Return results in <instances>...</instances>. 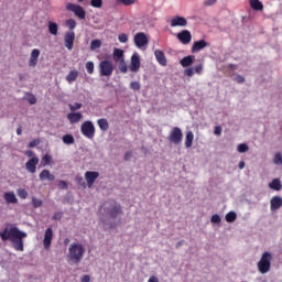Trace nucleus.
<instances>
[{"label": "nucleus", "mask_w": 282, "mask_h": 282, "mask_svg": "<svg viewBox=\"0 0 282 282\" xmlns=\"http://www.w3.org/2000/svg\"><path fill=\"white\" fill-rule=\"evenodd\" d=\"M28 237V234L24 231H21V229L17 227L12 228H4L3 231H0V238L3 241L11 240L12 247L17 250V252H23V239Z\"/></svg>", "instance_id": "obj_1"}, {"label": "nucleus", "mask_w": 282, "mask_h": 282, "mask_svg": "<svg viewBox=\"0 0 282 282\" xmlns=\"http://www.w3.org/2000/svg\"><path fill=\"white\" fill-rule=\"evenodd\" d=\"M85 246L83 243L73 242L69 245L68 253L66 256L68 263H74L75 265H78L80 261L85 258Z\"/></svg>", "instance_id": "obj_2"}, {"label": "nucleus", "mask_w": 282, "mask_h": 282, "mask_svg": "<svg viewBox=\"0 0 282 282\" xmlns=\"http://www.w3.org/2000/svg\"><path fill=\"white\" fill-rule=\"evenodd\" d=\"M272 265V254L268 251L262 253L260 261L258 262V270L261 274H268Z\"/></svg>", "instance_id": "obj_3"}, {"label": "nucleus", "mask_w": 282, "mask_h": 282, "mask_svg": "<svg viewBox=\"0 0 282 282\" xmlns=\"http://www.w3.org/2000/svg\"><path fill=\"white\" fill-rule=\"evenodd\" d=\"M66 10L68 12H73L80 21H85V19H87V11H85V8L80 7V4L68 2L66 4Z\"/></svg>", "instance_id": "obj_4"}, {"label": "nucleus", "mask_w": 282, "mask_h": 282, "mask_svg": "<svg viewBox=\"0 0 282 282\" xmlns=\"http://www.w3.org/2000/svg\"><path fill=\"white\" fill-rule=\"evenodd\" d=\"M113 62L109 59H104L99 63V74L100 76H111L113 74Z\"/></svg>", "instance_id": "obj_5"}, {"label": "nucleus", "mask_w": 282, "mask_h": 282, "mask_svg": "<svg viewBox=\"0 0 282 282\" xmlns=\"http://www.w3.org/2000/svg\"><path fill=\"white\" fill-rule=\"evenodd\" d=\"M80 132L85 138H88V140H94V137L96 135V127H94V122L85 121L80 127Z\"/></svg>", "instance_id": "obj_6"}, {"label": "nucleus", "mask_w": 282, "mask_h": 282, "mask_svg": "<svg viewBox=\"0 0 282 282\" xmlns=\"http://www.w3.org/2000/svg\"><path fill=\"white\" fill-rule=\"evenodd\" d=\"M184 138V134L182 133V129L180 127H174L167 137L169 142H172V144H181L182 139Z\"/></svg>", "instance_id": "obj_7"}, {"label": "nucleus", "mask_w": 282, "mask_h": 282, "mask_svg": "<svg viewBox=\"0 0 282 282\" xmlns=\"http://www.w3.org/2000/svg\"><path fill=\"white\" fill-rule=\"evenodd\" d=\"M74 41H76V33L74 31H68L64 35V45L72 52L74 50Z\"/></svg>", "instance_id": "obj_8"}, {"label": "nucleus", "mask_w": 282, "mask_h": 282, "mask_svg": "<svg viewBox=\"0 0 282 282\" xmlns=\"http://www.w3.org/2000/svg\"><path fill=\"white\" fill-rule=\"evenodd\" d=\"M52 239H54V230L52 227L46 228L43 239V246L45 250H50L52 248Z\"/></svg>", "instance_id": "obj_9"}, {"label": "nucleus", "mask_w": 282, "mask_h": 282, "mask_svg": "<svg viewBox=\"0 0 282 282\" xmlns=\"http://www.w3.org/2000/svg\"><path fill=\"white\" fill-rule=\"evenodd\" d=\"M176 39L182 43L183 45H188L191 41H193V35L191 34V31L183 30L180 33L176 34Z\"/></svg>", "instance_id": "obj_10"}, {"label": "nucleus", "mask_w": 282, "mask_h": 282, "mask_svg": "<svg viewBox=\"0 0 282 282\" xmlns=\"http://www.w3.org/2000/svg\"><path fill=\"white\" fill-rule=\"evenodd\" d=\"M171 28H186L188 25V21L184 17L176 15L172 18Z\"/></svg>", "instance_id": "obj_11"}, {"label": "nucleus", "mask_w": 282, "mask_h": 282, "mask_svg": "<svg viewBox=\"0 0 282 282\" xmlns=\"http://www.w3.org/2000/svg\"><path fill=\"white\" fill-rule=\"evenodd\" d=\"M134 43L137 47H144V45H149V37L143 32L137 33L134 35Z\"/></svg>", "instance_id": "obj_12"}, {"label": "nucleus", "mask_w": 282, "mask_h": 282, "mask_svg": "<svg viewBox=\"0 0 282 282\" xmlns=\"http://www.w3.org/2000/svg\"><path fill=\"white\" fill-rule=\"evenodd\" d=\"M109 215L112 219H116L118 215H122V207L116 203V200L110 202Z\"/></svg>", "instance_id": "obj_13"}, {"label": "nucleus", "mask_w": 282, "mask_h": 282, "mask_svg": "<svg viewBox=\"0 0 282 282\" xmlns=\"http://www.w3.org/2000/svg\"><path fill=\"white\" fill-rule=\"evenodd\" d=\"M130 72H140V55L134 53L130 59Z\"/></svg>", "instance_id": "obj_14"}, {"label": "nucleus", "mask_w": 282, "mask_h": 282, "mask_svg": "<svg viewBox=\"0 0 282 282\" xmlns=\"http://www.w3.org/2000/svg\"><path fill=\"white\" fill-rule=\"evenodd\" d=\"M39 165V158L33 156L25 163V169L29 173H36V166Z\"/></svg>", "instance_id": "obj_15"}, {"label": "nucleus", "mask_w": 282, "mask_h": 282, "mask_svg": "<svg viewBox=\"0 0 282 282\" xmlns=\"http://www.w3.org/2000/svg\"><path fill=\"white\" fill-rule=\"evenodd\" d=\"M85 177H86L88 188H91V186H94V183L96 182V180H98V177H100V173H98V172H86Z\"/></svg>", "instance_id": "obj_16"}, {"label": "nucleus", "mask_w": 282, "mask_h": 282, "mask_svg": "<svg viewBox=\"0 0 282 282\" xmlns=\"http://www.w3.org/2000/svg\"><path fill=\"white\" fill-rule=\"evenodd\" d=\"M205 47H208V42H206V40L196 41L194 42L191 52L192 54H195L197 52H202Z\"/></svg>", "instance_id": "obj_17"}, {"label": "nucleus", "mask_w": 282, "mask_h": 282, "mask_svg": "<svg viewBox=\"0 0 282 282\" xmlns=\"http://www.w3.org/2000/svg\"><path fill=\"white\" fill-rule=\"evenodd\" d=\"M282 206V198L281 196H273L270 202V208L271 212L274 213V210H279Z\"/></svg>", "instance_id": "obj_18"}, {"label": "nucleus", "mask_w": 282, "mask_h": 282, "mask_svg": "<svg viewBox=\"0 0 282 282\" xmlns=\"http://www.w3.org/2000/svg\"><path fill=\"white\" fill-rule=\"evenodd\" d=\"M39 56H41V51L35 48L31 52V57L29 61V67H34L39 63Z\"/></svg>", "instance_id": "obj_19"}, {"label": "nucleus", "mask_w": 282, "mask_h": 282, "mask_svg": "<svg viewBox=\"0 0 282 282\" xmlns=\"http://www.w3.org/2000/svg\"><path fill=\"white\" fill-rule=\"evenodd\" d=\"M41 182H45L47 180L48 182H54L56 180V176L50 172V170H43L39 175Z\"/></svg>", "instance_id": "obj_20"}, {"label": "nucleus", "mask_w": 282, "mask_h": 282, "mask_svg": "<svg viewBox=\"0 0 282 282\" xmlns=\"http://www.w3.org/2000/svg\"><path fill=\"white\" fill-rule=\"evenodd\" d=\"M112 58L115 63H121V61H124V51L121 48H113Z\"/></svg>", "instance_id": "obj_21"}, {"label": "nucleus", "mask_w": 282, "mask_h": 282, "mask_svg": "<svg viewBox=\"0 0 282 282\" xmlns=\"http://www.w3.org/2000/svg\"><path fill=\"white\" fill-rule=\"evenodd\" d=\"M154 56L158 63L162 65V67H166V56L164 55L163 51L156 50L154 52Z\"/></svg>", "instance_id": "obj_22"}, {"label": "nucleus", "mask_w": 282, "mask_h": 282, "mask_svg": "<svg viewBox=\"0 0 282 282\" xmlns=\"http://www.w3.org/2000/svg\"><path fill=\"white\" fill-rule=\"evenodd\" d=\"M67 118H68L70 124H76V122H80V120H83V113L70 112L67 115Z\"/></svg>", "instance_id": "obj_23"}, {"label": "nucleus", "mask_w": 282, "mask_h": 282, "mask_svg": "<svg viewBox=\"0 0 282 282\" xmlns=\"http://www.w3.org/2000/svg\"><path fill=\"white\" fill-rule=\"evenodd\" d=\"M249 6L256 12L263 11V2L260 0H249Z\"/></svg>", "instance_id": "obj_24"}, {"label": "nucleus", "mask_w": 282, "mask_h": 282, "mask_svg": "<svg viewBox=\"0 0 282 282\" xmlns=\"http://www.w3.org/2000/svg\"><path fill=\"white\" fill-rule=\"evenodd\" d=\"M4 200L7 204H19V199L17 198V195H14V192L4 193Z\"/></svg>", "instance_id": "obj_25"}, {"label": "nucleus", "mask_w": 282, "mask_h": 282, "mask_svg": "<svg viewBox=\"0 0 282 282\" xmlns=\"http://www.w3.org/2000/svg\"><path fill=\"white\" fill-rule=\"evenodd\" d=\"M195 63V56L188 55L181 59L180 64L182 67H191Z\"/></svg>", "instance_id": "obj_26"}, {"label": "nucleus", "mask_w": 282, "mask_h": 282, "mask_svg": "<svg viewBox=\"0 0 282 282\" xmlns=\"http://www.w3.org/2000/svg\"><path fill=\"white\" fill-rule=\"evenodd\" d=\"M193 140H195V134H193V131H188L185 135L186 149H191V147H193Z\"/></svg>", "instance_id": "obj_27"}, {"label": "nucleus", "mask_w": 282, "mask_h": 282, "mask_svg": "<svg viewBox=\"0 0 282 282\" xmlns=\"http://www.w3.org/2000/svg\"><path fill=\"white\" fill-rule=\"evenodd\" d=\"M78 78V70L74 69L68 73L66 76L67 83L72 84L75 83V80Z\"/></svg>", "instance_id": "obj_28"}, {"label": "nucleus", "mask_w": 282, "mask_h": 282, "mask_svg": "<svg viewBox=\"0 0 282 282\" xmlns=\"http://www.w3.org/2000/svg\"><path fill=\"white\" fill-rule=\"evenodd\" d=\"M98 127L100 129V131H108L109 130V121H107V119H98L97 121Z\"/></svg>", "instance_id": "obj_29"}, {"label": "nucleus", "mask_w": 282, "mask_h": 282, "mask_svg": "<svg viewBox=\"0 0 282 282\" xmlns=\"http://www.w3.org/2000/svg\"><path fill=\"white\" fill-rule=\"evenodd\" d=\"M48 32L50 34H53V36H56L58 34V24L56 22H48Z\"/></svg>", "instance_id": "obj_30"}, {"label": "nucleus", "mask_w": 282, "mask_h": 282, "mask_svg": "<svg viewBox=\"0 0 282 282\" xmlns=\"http://www.w3.org/2000/svg\"><path fill=\"white\" fill-rule=\"evenodd\" d=\"M269 188H272V191H281V188H282L281 181L279 178H274L269 184Z\"/></svg>", "instance_id": "obj_31"}, {"label": "nucleus", "mask_w": 282, "mask_h": 282, "mask_svg": "<svg viewBox=\"0 0 282 282\" xmlns=\"http://www.w3.org/2000/svg\"><path fill=\"white\" fill-rule=\"evenodd\" d=\"M226 223L227 224H232L234 221L237 220V213L235 212H229L225 216Z\"/></svg>", "instance_id": "obj_32"}, {"label": "nucleus", "mask_w": 282, "mask_h": 282, "mask_svg": "<svg viewBox=\"0 0 282 282\" xmlns=\"http://www.w3.org/2000/svg\"><path fill=\"white\" fill-rule=\"evenodd\" d=\"M64 144H74L76 142V140L74 139V135L72 134H65L63 138H62Z\"/></svg>", "instance_id": "obj_33"}, {"label": "nucleus", "mask_w": 282, "mask_h": 282, "mask_svg": "<svg viewBox=\"0 0 282 282\" xmlns=\"http://www.w3.org/2000/svg\"><path fill=\"white\" fill-rule=\"evenodd\" d=\"M119 63V70L121 72V74H127V72H129V68L127 67V62L123 59Z\"/></svg>", "instance_id": "obj_34"}, {"label": "nucleus", "mask_w": 282, "mask_h": 282, "mask_svg": "<svg viewBox=\"0 0 282 282\" xmlns=\"http://www.w3.org/2000/svg\"><path fill=\"white\" fill-rule=\"evenodd\" d=\"M102 42L100 40H93L90 42V50H98V47H101Z\"/></svg>", "instance_id": "obj_35"}, {"label": "nucleus", "mask_w": 282, "mask_h": 282, "mask_svg": "<svg viewBox=\"0 0 282 282\" xmlns=\"http://www.w3.org/2000/svg\"><path fill=\"white\" fill-rule=\"evenodd\" d=\"M33 208H41L43 206V200L41 198H32Z\"/></svg>", "instance_id": "obj_36"}, {"label": "nucleus", "mask_w": 282, "mask_h": 282, "mask_svg": "<svg viewBox=\"0 0 282 282\" xmlns=\"http://www.w3.org/2000/svg\"><path fill=\"white\" fill-rule=\"evenodd\" d=\"M66 28H68V30H76V20L68 19L66 21Z\"/></svg>", "instance_id": "obj_37"}, {"label": "nucleus", "mask_w": 282, "mask_h": 282, "mask_svg": "<svg viewBox=\"0 0 282 282\" xmlns=\"http://www.w3.org/2000/svg\"><path fill=\"white\" fill-rule=\"evenodd\" d=\"M249 150L248 144L240 143L238 144L237 151L238 153H246Z\"/></svg>", "instance_id": "obj_38"}, {"label": "nucleus", "mask_w": 282, "mask_h": 282, "mask_svg": "<svg viewBox=\"0 0 282 282\" xmlns=\"http://www.w3.org/2000/svg\"><path fill=\"white\" fill-rule=\"evenodd\" d=\"M273 163L276 165H282V155L281 153H275L274 158H273Z\"/></svg>", "instance_id": "obj_39"}, {"label": "nucleus", "mask_w": 282, "mask_h": 282, "mask_svg": "<svg viewBox=\"0 0 282 282\" xmlns=\"http://www.w3.org/2000/svg\"><path fill=\"white\" fill-rule=\"evenodd\" d=\"M18 196L21 199H28V191H25L24 188L18 189Z\"/></svg>", "instance_id": "obj_40"}, {"label": "nucleus", "mask_w": 282, "mask_h": 282, "mask_svg": "<svg viewBox=\"0 0 282 282\" xmlns=\"http://www.w3.org/2000/svg\"><path fill=\"white\" fill-rule=\"evenodd\" d=\"M42 162L45 166L50 165L52 163V155L50 154H45L43 158H42Z\"/></svg>", "instance_id": "obj_41"}, {"label": "nucleus", "mask_w": 282, "mask_h": 282, "mask_svg": "<svg viewBox=\"0 0 282 282\" xmlns=\"http://www.w3.org/2000/svg\"><path fill=\"white\" fill-rule=\"evenodd\" d=\"M141 87L142 86L139 84V82H131L130 84V89L133 91H140Z\"/></svg>", "instance_id": "obj_42"}, {"label": "nucleus", "mask_w": 282, "mask_h": 282, "mask_svg": "<svg viewBox=\"0 0 282 282\" xmlns=\"http://www.w3.org/2000/svg\"><path fill=\"white\" fill-rule=\"evenodd\" d=\"M91 8H102V0H90Z\"/></svg>", "instance_id": "obj_43"}, {"label": "nucleus", "mask_w": 282, "mask_h": 282, "mask_svg": "<svg viewBox=\"0 0 282 282\" xmlns=\"http://www.w3.org/2000/svg\"><path fill=\"white\" fill-rule=\"evenodd\" d=\"M94 62H87L86 63V70L88 74H94Z\"/></svg>", "instance_id": "obj_44"}, {"label": "nucleus", "mask_w": 282, "mask_h": 282, "mask_svg": "<svg viewBox=\"0 0 282 282\" xmlns=\"http://www.w3.org/2000/svg\"><path fill=\"white\" fill-rule=\"evenodd\" d=\"M118 40L120 43H127L129 41V35H127L126 33H121L119 34Z\"/></svg>", "instance_id": "obj_45"}, {"label": "nucleus", "mask_w": 282, "mask_h": 282, "mask_svg": "<svg viewBox=\"0 0 282 282\" xmlns=\"http://www.w3.org/2000/svg\"><path fill=\"white\" fill-rule=\"evenodd\" d=\"M212 224H221V217L217 214L213 215L210 218Z\"/></svg>", "instance_id": "obj_46"}, {"label": "nucleus", "mask_w": 282, "mask_h": 282, "mask_svg": "<svg viewBox=\"0 0 282 282\" xmlns=\"http://www.w3.org/2000/svg\"><path fill=\"white\" fill-rule=\"evenodd\" d=\"M53 219H54V221H61L63 219V212H56L53 215Z\"/></svg>", "instance_id": "obj_47"}, {"label": "nucleus", "mask_w": 282, "mask_h": 282, "mask_svg": "<svg viewBox=\"0 0 282 282\" xmlns=\"http://www.w3.org/2000/svg\"><path fill=\"white\" fill-rule=\"evenodd\" d=\"M217 3V0H205L204 2H203V6L205 7V8H210V6H215Z\"/></svg>", "instance_id": "obj_48"}, {"label": "nucleus", "mask_w": 282, "mask_h": 282, "mask_svg": "<svg viewBox=\"0 0 282 282\" xmlns=\"http://www.w3.org/2000/svg\"><path fill=\"white\" fill-rule=\"evenodd\" d=\"M28 102H30L31 105H36V96H34L33 94H29Z\"/></svg>", "instance_id": "obj_49"}, {"label": "nucleus", "mask_w": 282, "mask_h": 282, "mask_svg": "<svg viewBox=\"0 0 282 282\" xmlns=\"http://www.w3.org/2000/svg\"><path fill=\"white\" fill-rule=\"evenodd\" d=\"M39 144H41V140L34 139L29 143V149H34V147H39Z\"/></svg>", "instance_id": "obj_50"}, {"label": "nucleus", "mask_w": 282, "mask_h": 282, "mask_svg": "<svg viewBox=\"0 0 282 282\" xmlns=\"http://www.w3.org/2000/svg\"><path fill=\"white\" fill-rule=\"evenodd\" d=\"M83 104H75V105H69L70 111H78V109H82Z\"/></svg>", "instance_id": "obj_51"}, {"label": "nucleus", "mask_w": 282, "mask_h": 282, "mask_svg": "<svg viewBox=\"0 0 282 282\" xmlns=\"http://www.w3.org/2000/svg\"><path fill=\"white\" fill-rule=\"evenodd\" d=\"M119 3H122V6H133L135 3V0H117Z\"/></svg>", "instance_id": "obj_52"}, {"label": "nucleus", "mask_w": 282, "mask_h": 282, "mask_svg": "<svg viewBox=\"0 0 282 282\" xmlns=\"http://www.w3.org/2000/svg\"><path fill=\"white\" fill-rule=\"evenodd\" d=\"M194 72L198 75L202 74V72H204V65L198 64L197 66H195Z\"/></svg>", "instance_id": "obj_53"}, {"label": "nucleus", "mask_w": 282, "mask_h": 282, "mask_svg": "<svg viewBox=\"0 0 282 282\" xmlns=\"http://www.w3.org/2000/svg\"><path fill=\"white\" fill-rule=\"evenodd\" d=\"M236 83H238L239 85L246 83V78L241 75H237L235 78Z\"/></svg>", "instance_id": "obj_54"}, {"label": "nucleus", "mask_w": 282, "mask_h": 282, "mask_svg": "<svg viewBox=\"0 0 282 282\" xmlns=\"http://www.w3.org/2000/svg\"><path fill=\"white\" fill-rule=\"evenodd\" d=\"M58 186L62 191H67V188H68L67 182H65V181H59Z\"/></svg>", "instance_id": "obj_55"}, {"label": "nucleus", "mask_w": 282, "mask_h": 282, "mask_svg": "<svg viewBox=\"0 0 282 282\" xmlns=\"http://www.w3.org/2000/svg\"><path fill=\"white\" fill-rule=\"evenodd\" d=\"M184 74H185V76H188L191 78V76H193L195 74V69L194 68H186Z\"/></svg>", "instance_id": "obj_56"}, {"label": "nucleus", "mask_w": 282, "mask_h": 282, "mask_svg": "<svg viewBox=\"0 0 282 282\" xmlns=\"http://www.w3.org/2000/svg\"><path fill=\"white\" fill-rule=\"evenodd\" d=\"M133 155V153L131 152V151H129V152H126V154H124V161L126 162H129V160H131V156Z\"/></svg>", "instance_id": "obj_57"}, {"label": "nucleus", "mask_w": 282, "mask_h": 282, "mask_svg": "<svg viewBox=\"0 0 282 282\" xmlns=\"http://www.w3.org/2000/svg\"><path fill=\"white\" fill-rule=\"evenodd\" d=\"M80 281L82 282H89V281H91V276H89L88 274H85V275L82 276Z\"/></svg>", "instance_id": "obj_58"}, {"label": "nucleus", "mask_w": 282, "mask_h": 282, "mask_svg": "<svg viewBox=\"0 0 282 282\" xmlns=\"http://www.w3.org/2000/svg\"><path fill=\"white\" fill-rule=\"evenodd\" d=\"M215 135H221V128L219 126H216L214 129Z\"/></svg>", "instance_id": "obj_59"}, {"label": "nucleus", "mask_w": 282, "mask_h": 282, "mask_svg": "<svg viewBox=\"0 0 282 282\" xmlns=\"http://www.w3.org/2000/svg\"><path fill=\"white\" fill-rule=\"evenodd\" d=\"M24 155H26V158H35L34 156V151H32V150H28L25 153H24Z\"/></svg>", "instance_id": "obj_60"}, {"label": "nucleus", "mask_w": 282, "mask_h": 282, "mask_svg": "<svg viewBox=\"0 0 282 282\" xmlns=\"http://www.w3.org/2000/svg\"><path fill=\"white\" fill-rule=\"evenodd\" d=\"M148 282H160V279H158L155 275H152L149 278Z\"/></svg>", "instance_id": "obj_61"}, {"label": "nucleus", "mask_w": 282, "mask_h": 282, "mask_svg": "<svg viewBox=\"0 0 282 282\" xmlns=\"http://www.w3.org/2000/svg\"><path fill=\"white\" fill-rule=\"evenodd\" d=\"M238 166H239L240 170L246 169V162L240 161Z\"/></svg>", "instance_id": "obj_62"}, {"label": "nucleus", "mask_w": 282, "mask_h": 282, "mask_svg": "<svg viewBox=\"0 0 282 282\" xmlns=\"http://www.w3.org/2000/svg\"><path fill=\"white\" fill-rule=\"evenodd\" d=\"M23 133V130L21 129V126L17 129V135H21Z\"/></svg>", "instance_id": "obj_63"}, {"label": "nucleus", "mask_w": 282, "mask_h": 282, "mask_svg": "<svg viewBox=\"0 0 282 282\" xmlns=\"http://www.w3.org/2000/svg\"><path fill=\"white\" fill-rule=\"evenodd\" d=\"M68 242H69V238H66V239L64 240V243L67 245Z\"/></svg>", "instance_id": "obj_64"}]
</instances>
